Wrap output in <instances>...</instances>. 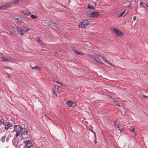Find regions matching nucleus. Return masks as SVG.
Listing matches in <instances>:
<instances>
[{
  "label": "nucleus",
  "instance_id": "obj_1",
  "mask_svg": "<svg viewBox=\"0 0 148 148\" xmlns=\"http://www.w3.org/2000/svg\"><path fill=\"white\" fill-rule=\"evenodd\" d=\"M16 132V136L17 137L20 135L27 134L28 133V130L25 128H23L21 126L19 125H16L14 127L13 131Z\"/></svg>",
  "mask_w": 148,
  "mask_h": 148
},
{
  "label": "nucleus",
  "instance_id": "obj_2",
  "mask_svg": "<svg viewBox=\"0 0 148 148\" xmlns=\"http://www.w3.org/2000/svg\"><path fill=\"white\" fill-rule=\"evenodd\" d=\"M29 30V28H24L23 30H22L21 28H14V29L16 34L21 36H23V31L27 32Z\"/></svg>",
  "mask_w": 148,
  "mask_h": 148
},
{
  "label": "nucleus",
  "instance_id": "obj_3",
  "mask_svg": "<svg viewBox=\"0 0 148 148\" xmlns=\"http://www.w3.org/2000/svg\"><path fill=\"white\" fill-rule=\"evenodd\" d=\"M99 12L95 11L87 14L86 16L89 17H96L99 16Z\"/></svg>",
  "mask_w": 148,
  "mask_h": 148
},
{
  "label": "nucleus",
  "instance_id": "obj_4",
  "mask_svg": "<svg viewBox=\"0 0 148 148\" xmlns=\"http://www.w3.org/2000/svg\"><path fill=\"white\" fill-rule=\"evenodd\" d=\"M46 24L48 27H55L57 28L60 27L59 24L50 21L47 22Z\"/></svg>",
  "mask_w": 148,
  "mask_h": 148
},
{
  "label": "nucleus",
  "instance_id": "obj_5",
  "mask_svg": "<svg viewBox=\"0 0 148 148\" xmlns=\"http://www.w3.org/2000/svg\"><path fill=\"white\" fill-rule=\"evenodd\" d=\"M89 23V21L88 20H85L80 23L79 25L78 26L79 28L82 27H86L87 26Z\"/></svg>",
  "mask_w": 148,
  "mask_h": 148
},
{
  "label": "nucleus",
  "instance_id": "obj_6",
  "mask_svg": "<svg viewBox=\"0 0 148 148\" xmlns=\"http://www.w3.org/2000/svg\"><path fill=\"white\" fill-rule=\"evenodd\" d=\"M113 32L118 36H122L124 35V33L118 30L116 28H113Z\"/></svg>",
  "mask_w": 148,
  "mask_h": 148
},
{
  "label": "nucleus",
  "instance_id": "obj_7",
  "mask_svg": "<svg viewBox=\"0 0 148 148\" xmlns=\"http://www.w3.org/2000/svg\"><path fill=\"white\" fill-rule=\"evenodd\" d=\"M66 104L68 105L69 107H75L77 106L76 103L72 101H67Z\"/></svg>",
  "mask_w": 148,
  "mask_h": 148
},
{
  "label": "nucleus",
  "instance_id": "obj_8",
  "mask_svg": "<svg viewBox=\"0 0 148 148\" xmlns=\"http://www.w3.org/2000/svg\"><path fill=\"white\" fill-rule=\"evenodd\" d=\"M24 142L26 144L25 147V148H29L31 147L33 145V144L30 142V141L29 140H27Z\"/></svg>",
  "mask_w": 148,
  "mask_h": 148
},
{
  "label": "nucleus",
  "instance_id": "obj_9",
  "mask_svg": "<svg viewBox=\"0 0 148 148\" xmlns=\"http://www.w3.org/2000/svg\"><path fill=\"white\" fill-rule=\"evenodd\" d=\"M10 6L9 4H4L2 6H0V10H4L8 8Z\"/></svg>",
  "mask_w": 148,
  "mask_h": 148
},
{
  "label": "nucleus",
  "instance_id": "obj_10",
  "mask_svg": "<svg viewBox=\"0 0 148 148\" xmlns=\"http://www.w3.org/2000/svg\"><path fill=\"white\" fill-rule=\"evenodd\" d=\"M7 60L5 61H8L12 63H14L16 61V60L15 59L12 58L11 57H9L8 58H7Z\"/></svg>",
  "mask_w": 148,
  "mask_h": 148
},
{
  "label": "nucleus",
  "instance_id": "obj_11",
  "mask_svg": "<svg viewBox=\"0 0 148 148\" xmlns=\"http://www.w3.org/2000/svg\"><path fill=\"white\" fill-rule=\"evenodd\" d=\"M21 12L26 16H29L31 14L30 12L28 11L22 10Z\"/></svg>",
  "mask_w": 148,
  "mask_h": 148
},
{
  "label": "nucleus",
  "instance_id": "obj_12",
  "mask_svg": "<svg viewBox=\"0 0 148 148\" xmlns=\"http://www.w3.org/2000/svg\"><path fill=\"white\" fill-rule=\"evenodd\" d=\"M36 40L39 42L41 45H45V43L42 40H40L39 38H36Z\"/></svg>",
  "mask_w": 148,
  "mask_h": 148
},
{
  "label": "nucleus",
  "instance_id": "obj_13",
  "mask_svg": "<svg viewBox=\"0 0 148 148\" xmlns=\"http://www.w3.org/2000/svg\"><path fill=\"white\" fill-rule=\"evenodd\" d=\"M14 20L16 22L19 23H20L23 21V19L21 18H14Z\"/></svg>",
  "mask_w": 148,
  "mask_h": 148
},
{
  "label": "nucleus",
  "instance_id": "obj_14",
  "mask_svg": "<svg viewBox=\"0 0 148 148\" xmlns=\"http://www.w3.org/2000/svg\"><path fill=\"white\" fill-rule=\"evenodd\" d=\"M0 60L4 61L7 60V58H5L4 55L1 53L0 54Z\"/></svg>",
  "mask_w": 148,
  "mask_h": 148
},
{
  "label": "nucleus",
  "instance_id": "obj_15",
  "mask_svg": "<svg viewBox=\"0 0 148 148\" xmlns=\"http://www.w3.org/2000/svg\"><path fill=\"white\" fill-rule=\"evenodd\" d=\"M5 128L6 129H8L11 126L10 124L8 122H6L5 124Z\"/></svg>",
  "mask_w": 148,
  "mask_h": 148
},
{
  "label": "nucleus",
  "instance_id": "obj_16",
  "mask_svg": "<svg viewBox=\"0 0 148 148\" xmlns=\"http://www.w3.org/2000/svg\"><path fill=\"white\" fill-rule=\"evenodd\" d=\"M75 53L79 55H84V53H83L82 52L79 51L78 50H76L75 51Z\"/></svg>",
  "mask_w": 148,
  "mask_h": 148
},
{
  "label": "nucleus",
  "instance_id": "obj_17",
  "mask_svg": "<svg viewBox=\"0 0 148 148\" xmlns=\"http://www.w3.org/2000/svg\"><path fill=\"white\" fill-rule=\"evenodd\" d=\"M92 59H94L95 60L97 61L98 63H99L101 64H103V63L102 62H99V61L97 60V59L95 57H94L93 56H92Z\"/></svg>",
  "mask_w": 148,
  "mask_h": 148
},
{
  "label": "nucleus",
  "instance_id": "obj_18",
  "mask_svg": "<svg viewBox=\"0 0 148 148\" xmlns=\"http://www.w3.org/2000/svg\"><path fill=\"white\" fill-rule=\"evenodd\" d=\"M97 58L100 60L99 62H101L103 59H104V57L101 55L97 56Z\"/></svg>",
  "mask_w": 148,
  "mask_h": 148
},
{
  "label": "nucleus",
  "instance_id": "obj_19",
  "mask_svg": "<svg viewBox=\"0 0 148 148\" xmlns=\"http://www.w3.org/2000/svg\"><path fill=\"white\" fill-rule=\"evenodd\" d=\"M140 5L142 7L145 8L146 4L143 2H140Z\"/></svg>",
  "mask_w": 148,
  "mask_h": 148
},
{
  "label": "nucleus",
  "instance_id": "obj_20",
  "mask_svg": "<svg viewBox=\"0 0 148 148\" xmlns=\"http://www.w3.org/2000/svg\"><path fill=\"white\" fill-rule=\"evenodd\" d=\"M88 8H90V9H95V6H92L91 5H90V3L88 4Z\"/></svg>",
  "mask_w": 148,
  "mask_h": 148
},
{
  "label": "nucleus",
  "instance_id": "obj_21",
  "mask_svg": "<svg viewBox=\"0 0 148 148\" xmlns=\"http://www.w3.org/2000/svg\"><path fill=\"white\" fill-rule=\"evenodd\" d=\"M32 69L36 70H39L40 69V68L39 67L37 66H35L34 67H32Z\"/></svg>",
  "mask_w": 148,
  "mask_h": 148
},
{
  "label": "nucleus",
  "instance_id": "obj_22",
  "mask_svg": "<svg viewBox=\"0 0 148 148\" xmlns=\"http://www.w3.org/2000/svg\"><path fill=\"white\" fill-rule=\"evenodd\" d=\"M119 123L118 122H115V127L116 128H118L119 127Z\"/></svg>",
  "mask_w": 148,
  "mask_h": 148
},
{
  "label": "nucleus",
  "instance_id": "obj_23",
  "mask_svg": "<svg viewBox=\"0 0 148 148\" xmlns=\"http://www.w3.org/2000/svg\"><path fill=\"white\" fill-rule=\"evenodd\" d=\"M31 17L32 18H36L37 17V16L33 15H31Z\"/></svg>",
  "mask_w": 148,
  "mask_h": 148
},
{
  "label": "nucleus",
  "instance_id": "obj_24",
  "mask_svg": "<svg viewBox=\"0 0 148 148\" xmlns=\"http://www.w3.org/2000/svg\"><path fill=\"white\" fill-rule=\"evenodd\" d=\"M71 47L72 49L75 52V47L73 45H71Z\"/></svg>",
  "mask_w": 148,
  "mask_h": 148
},
{
  "label": "nucleus",
  "instance_id": "obj_25",
  "mask_svg": "<svg viewBox=\"0 0 148 148\" xmlns=\"http://www.w3.org/2000/svg\"><path fill=\"white\" fill-rule=\"evenodd\" d=\"M134 130H135V128H134V126H133V127H132V129H131L130 130L131 131H133L134 132V133L135 134H136L135 133V132L134 131Z\"/></svg>",
  "mask_w": 148,
  "mask_h": 148
},
{
  "label": "nucleus",
  "instance_id": "obj_26",
  "mask_svg": "<svg viewBox=\"0 0 148 148\" xmlns=\"http://www.w3.org/2000/svg\"><path fill=\"white\" fill-rule=\"evenodd\" d=\"M90 4L92 6H95V8L96 7V4L94 3L93 2H91L90 3Z\"/></svg>",
  "mask_w": 148,
  "mask_h": 148
},
{
  "label": "nucleus",
  "instance_id": "obj_27",
  "mask_svg": "<svg viewBox=\"0 0 148 148\" xmlns=\"http://www.w3.org/2000/svg\"><path fill=\"white\" fill-rule=\"evenodd\" d=\"M102 60L103 61H104L105 62L108 64V62H109L107 60V59H106L104 57V59H103Z\"/></svg>",
  "mask_w": 148,
  "mask_h": 148
},
{
  "label": "nucleus",
  "instance_id": "obj_28",
  "mask_svg": "<svg viewBox=\"0 0 148 148\" xmlns=\"http://www.w3.org/2000/svg\"><path fill=\"white\" fill-rule=\"evenodd\" d=\"M126 10H125L121 14L119 15V16H121L124 15V13H125Z\"/></svg>",
  "mask_w": 148,
  "mask_h": 148
},
{
  "label": "nucleus",
  "instance_id": "obj_29",
  "mask_svg": "<svg viewBox=\"0 0 148 148\" xmlns=\"http://www.w3.org/2000/svg\"><path fill=\"white\" fill-rule=\"evenodd\" d=\"M20 0H14V3L15 4H16L17 3H18Z\"/></svg>",
  "mask_w": 148,
  "mask_h": 148
},
{
  "label": "nucleus",
  "instance_id": "obj_30",
  "mask_svg": "<svg viewBox=\"0 0 148 148\" xmlns=\"http://www.w3.org/2000/svg\"><path fill=\"white\" fill-rule=\"evenodd\" d=\"M5 137V136H4L2 137L1 140L3 142H4Z\"/></svg>",
  "mask_w": 148,
  "mask_h": 148
},
{
  "label": "nucleus",
  "instance_id": "obj_31",
  "mask_svg": "<svg viewBox=\"0 0 148 148\" xmlns=\"http://www.w3.org/2000/svg\"><path fill=\"white\" fill-rule=\"evenodd\" d=\"M121 126L120 125H119V127H118V129L121 131H123V128H121Z\"/></svg>",
  "mask_w": 148,
  "mask_h": 148
},
{
  "label": "nucleus",
  "instance_id": "obj_32",
  "mask_svg": "<svg viewBox=\"0 0 148 148\" xmlns=\"http://www.w3.org/2000/svg\"><path fill=\"white\" fill-rule=\"evenodd\" d=\"M53 96L54 97H57V94L55 91L54 90V92L53 93Z\"/></svg>",
  "mask_w": 148,
  "mask_h": 148
},
{
  "label": "nucleus",
  "instance_id": "obj_33",
  "mask_svg": "<svg viewBox=\"0 0 148 148\" xmlns=\"http://www.w3.org/2000/svg\"><path fill=\"white\" fill-rule=\"evenodd\" d=\"M108 64L114 67V65L113 64L109 62H108Z\"/></svg>",
  "mask_w": 148,
  "mask_h": 148
},
{
  "label": "nucleus",
  "instance_id": "obj_34",
  "mask_svg": "<svg viewBox=\"0 0 148 148\" xmlns=\"http://www.w3.org/2000/svg\"><path fill=\"white\" fill-rule=\"evenodd\" d=\"M56 82L58 84H60L61 86H63L62 84L59 82L58 81H56Z\"/></svg>",
  "mask_w": 148,
  "mask_h": 148
},
{
  "label": "nucleus",
  "instance_id": "obj_35",
  "mask_svg": "<svg viewBox=\"0 0 148 148\" xmlns=\"http://www.w3.org/2000/svg\"><path fill=\"white\" fill-rule=\"evenodd\" d=\"M92 132L94 133V135L95 136V138H96V134L94 132V131H92Z\"/></svg>",
  "mask_w": 148,
  "mask_h": 148
},
{
  "label": "nucleus",
  "instance_id": "obj_36",
  "mask_svg": "<svg viewBox=\"0 0 148 148\" xmlns=\"http://www.w3.org/2000/svg\"><path fill=\"white\" fill-rule=\"evenodd\" d=\"M143 97L144 98H146V97H147L145 95H143Z\"/></svg>",
  "mask_w": 148,
  "mask_h": 148
},
{
  "label": "nucleus",
  "instance_id": "obj_37",
  "mask_svg": "<svg viewBox=\"0 0 148 148\" xmlns=\"http://www.w3.org/2000/svg\"><path fill=\"white\" fill-rule=\"evenodd\" d=\"M88 57H89L90 58H92V56H93L92 55H88Z\"/></svg>",
  "mask_w": 148,
  "mask_h": 148
},
{
  "label": "nucleus",
  "instance_id": "obj_38",
  "mask_svg": "<svg viewBox=\"0 0 148 148\" xmlns=\"http://www.w3.org/2000/svg\"><path fill=\"white\" fill-rule=\"evenodd\" d=\"M10 35L12 36H13V33L12 32H10Z\"/></svg>",
  "mask_w": 148,
  "mask_h": 148
},
{
  "label": "nucleus",
  "instance_id": "obj_39",
  "mask_svg": "<svg viewBox=\"0 0 148 148\" xmlns=\"http://www.w3.org/2000/svg\"><path fill=\"white\" fill-rule=\"evenodd\" d=\"M136 20V17L134 16L133 18V21H135Z\"/></svg>",
  "mask_w": 148,
  "mask_h": 148
},
{
  "label": "nucleus",
  "instance_id": "obj_40",
  "mask_svg": "<svg viewBox=\"0 0 148 148\" xmlns=\"http://www.w3.org/2000/svg\"><path fill=\"white\" fill-rule=\"evenodd\" d=\"M88 130L89 131H91L92 132V131H93V130H92V129H88Z\"/></svg>",
  "mask_w": 148,
  "mask_h": 148
},
{
  "label": "nucleus",
  "instance_id": "obj_41",
  "mask_svg": "<svg viewBox=\"0 0 148 148\" xmlns=\"http://www.w3.org/2000/svg\"><path fill=\"white\" fill-rule=\"evenodd\" d=\"M115 105L116 106H120V105H119V103H118V104H116Z\"/></svg>",
  "mask_w": 148,
  "mask_h": 148
},
{
  "label": "nucleus",
  "instance_id": "obj_42",
  "mask_svg": "<svg viewBox=\"0 0 148 148\" xmlns=\"http://www.w3.org/2000/svg\"><path fill=\"white\" fill-rule=\"evenodd\" d=\"M8 68V67H5L3 68V69H6Z\"/></svg>",
  "mask_w": 148,
  "mask_h": 148
},
{
  "label": "nucleus",
  "instance_id": "obj_43",
  "mask_svg": "<svg viewBox=\"0 0 148 148\" xmlns=\"http://www.w3.org/2000/svg\"><path fill=\"white\" fill-rule=\"evenodd\" d=\"M146 6L148 8V3H147V4H146Z\"/></svg>",
  "mask_w": 148,
  "mask_h": 148
},
{
  "label": "nucleus",
  "instance_id": "obj_44",
  "mask_svg": "<svg viewBox=\"0 0 148 148\" xmlns=\"http://www.w3.org/2000/svg\"><path fill=\"white\" fill-rule=\"evenodd\" d=\"M8 78H9L10 77V76L9 74H8Z\"/></svg>",
  "mask_w": 148,
  "mask_h": 148
},
{
  "label": "nucleus",
  "instance_id": "obj_45",
  "mask_svg": "<svg viewBox=\"0 0 148 148\" xmlns=\"http://www.w3.org/2000/svg\"><path fill=\"white\" fill-rule=\"evenodd\" d=\"M95 144H96L97 143V142H96V139H95Z\"/></svg>",
  "mask_w": 148,
  "mask_h": 148
},
{
  "label": "nucleus",
  "instance_id": "obj_46",
  "mask_svg": "<svg viewBox=\"0 0 148 148\" xmlns=\"http://www.w3.org/2000/svg\"><path fill=\"white\" fill-rule=\"evenodd\" d=\"M1 122H3V123H4V122H2V121H1L0 120V123Z\"/></svg>",
  "mask_w": 148,
  "mask_h": 148
},
{
  "label": "nucleus",
  "instance_id": "obj_47",
  "mask_svg": "<svg viewBox=\"0 0 148 148\" xmlns=\"http://www.w3.org/2000/svg\"><path fill=\"white\" fill-rule=\"evenodd\" d=\"M47 118L48 119H49V120H50V119H49V117H47Z\"/></svg>",
  "mask_w": 148,
  "mask_h": 148
},
{
  "label": "nucleus",
  "instance_id": "obj_48",
  "mask_svg": "<svg viewBox=\"0 0 148 148\" xmlns=\"http://www.w3.org/2000/svg\"><path fill=\"white\" fill-rule=\"evenodd\" d=\"M44 114L45 115V116H46L45 114Z\"/></svg>",
  "mask_w": 148,
  "mask_h": 148
},
{
  "label": "nucleus",
  "instance_id": "obj_49",
  "mask_svg": "<svg viewBox=\"0 0 148 148\" xmlns=\"http://www.w3.org/2000/svg\"><path fill=\"white\" fill-rule=\"evenodd\" d=\"M44 114L45 115V116H46L45 114Z\"/></svg>",
  "mask_w": 148,
  "mask_h": 148
}]
</instances>
